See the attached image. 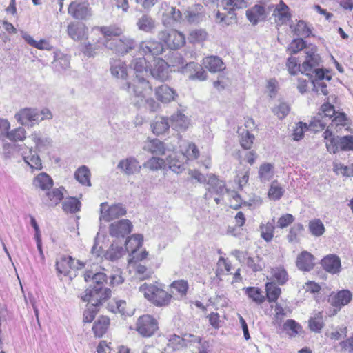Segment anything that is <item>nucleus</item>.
Returning a JSON list of instances; mask_svg holds the SVG:
<instances>
[{
	"label": "nucleus",
	"mask_w": 353,
	"mask_h": 353,
	"mask_svg": "<svg viewBox=\"0 0 353 353\" xmlns=\"http://www.w3.org/2000/svg\"><path fill=\"white\" fill-rule=\"evenodd\" d=\"M108 276L105 273L99 272L91 276L90 270V318H93V313H97L99 307L101 305L103 301H105L111 295V290L105 288Z\"/></svg>",
	"instance_id": "1"
},
{
	"label": "nucleus",
	"mask_w": 353,
	"mask_h": 353,
	"mask_svg": "<svg viewBox=\"0 0 353 353\" xmlns=\"http://www.w3.org/2000/svg\"><path fill=\"white\" fill-rule=\"evenodd\" d=\"M304 53L305 59L301 65L299 63L301 61H298L296 57H290L288 58L286 66L291 74L295 75L299 72H301L302 74L310 76V72L312 71L313 68L319 66L321 57L317 53L316 47L312 46L305 48Z\"/></svg>",
	"instance_id": "2"
},
{
	"label": "nucleus",
	"mask_w": 353,
	"mask_h": 353,
	"mask_svg": "<svg viewBox=\"0 0 353 353\" xmlns=\"http://www.w3.org/2000/svg\"><path fill=\"white\" fill-rule=\"evenodd\" d=\"M125 86V89L133 98L134 105L139 108L144 105L145 98L152 93V87L145 77L135 78L132 85L127 82Z\"/></svg>",
	"instance_id": "3"
},
{
	"label": "nucleus",
	"mask_w": 353,
	"mask_h": 353,
	"mask_svg": "<svg viewBox=\"0 0 353 353\" xmlns=\"http://www.w3.org/2000/svg\"><path fill=\"white\" fill-rule=\"evenodd\" d=\"M139 291L143 293L144 297L150 303L157 307L168 305L172 298V295L159 286L148 284H142L139 287Z\"/></svg>",
	"instance_id": "4"
},
{
	"label": "nucleus",
	"mask_w": 353,
	"mask_h": 353,
	"mask_svg": "<svg viewBox=\"0 0 353 353\" xmlns=\"http://www.w3.org/2000/svg\"><path fill=\"white\" fill-rule=\"evenodd\" d=\"M222 5L225 12L219 11L216 18L220 19V22L229 25L232 20L236 19L235 10L247 7V2L245 0H223Z\"/></svg>",
	"instance_id": "5"
},
{
	"label": "nucleus",
	"mask_w": 353,
	"mask_h": 353,
	"mask_svg": "<svg viewBox=\"0 0 353 353\" xmlns=\"http://www.w3.org/2000/svg\"><path fill=\"white\" fill-rule=\"evenodd\" d=\"M85 265L86 262L75 259L72 256L61 255L57 259L55 266L58 276L61 274L66 276L69 275L70 270H81Z\"/></svg>",
	"instance_id": "6"
},
{
	"label": "nucleus",
	"mask_w": 353,
	"mask_h": 353,
	"mask_svg": "<svg viewBox=\"0 0 353 353\" xmlns=\"http://www.w3.org/2000/svg\"><path fill=\"white\" fill-rule=\"evenodd\" d=\"M14 119L23 126L32 128L41 122L39 111L37 108H24L14 114Z\"/></svg>",
	"instance_id": "7"
},
{
	"label": "nucleus",
	"mask_w": 353,
	"mask_h": 353,
	"mask_svg": "<svg viewBox=\"0 0 353 353\" xmlns=\"http://www.w3.org/2000/svg\"><path fill=\"white\" fill-rule=\"evenodd\" d=\"M137 43L135 40L129 37L123 36L120 39L108 40L105 47L116 53L124 55L131 50L136 48Z\"/></svg>",
	"instance_id": "8"
},
{
	"label": "nucleus",
	"mask_w": 353,
	"mask_h": 353,
	"mask_svg": "<svg viewBox=\"0 0 353 353\" xmlns=\"http://www.w3.org/2000/svg\"><path fill=\"white\" fill-rule=\"evenodd\" d=\"M158 37L172 50L179 49L185 43L184 34L176 30L161 31L158 34Z\"/></svg>",
	"instance_id": "9"
},
{
	"label": "nucleus",
	"mask_w": 353,
	"mask_h": 353,
	"mask_svg": "<svg viewBox=\"0 0 353 353\" xmlns=\"http://www.w3.org/2000/svg\"><path fill=\"white\" fill-rule=\"evenodd\" d=\"M157 330V321L150 315L141 316L137 321L136 330L144 337L151 336Z\"/></svg>",
	"instance_id": "10"
},
{
	"label": "nucleus",
	"mask_w": 353,
	"mask_h": 353,
	"mask_svg": "<svg viewBox=\"0 0 353 353\" xmlns=\"http://www.w3.org/2000/svg\"><path fill=\"white\" fill-rule=\"evenodd\" d=\"M127 210L122 203H115L108 207L107 203L101 204V219L105 221L118 219L126 214Z\"/></svg>",
	"instance_id": "11"
},
{
	"label": "nucleus",
	"mask_w": 353,
	"mask_h": 353,
	"mask_svg": "<svg viewBox=\"0 0 353 353\" xmlns=\"http://www.w3.org/2000/svg\"><path fill=\"white\" fill-rule=\"evenodd\" d=\"M328 144V152L330 153L335 154L339 150L343 151L353 150V136H336V138H333Z\"/></svg>",
	"instance_id": "12"
},
{
	"label": "nucleus",
	"mask_w": 353,
	"mask_h": 353,
	"mask_svg": "<svg viewBox=\"0 0 353 353\" xmlns=\"http://www.w3.org/2000/svg\"><path fill=\"white\" fill-rule=\"evenodd\" d=\"M143 241V236L141 234H134L126 241V249H130L132 259H134L136 261L145 259L148 254V252L146 251L137 253V250L142 246Z\"/></svg>",
	"instance_id": "13"
},
{
	"label": "nucleus",
	"mask_w": 353,
	"mask_h": 353,
	"mask_svg": "<svg viewBox=\"0 0 353 353\" xmlns=\"http://www.w3.org/2000/svg\"><path fill=\"white\" fill-rule=\"evenodd\" d=\"M132 228V225L130 220L122 219L110 225L109 233L113 237H124L131 232Z\"/></svg>",
	"instance_id": "14"
},
{
	"label": "nucleus",
	"mask_w": 353,
	"mask_h": 353,
	"mask_svg": "<svg viewBox=\"0 0 353 353\" xmlns=\"http://www.w3.org/2000/svg\"><path fill=\"white\" fill-rule=\"evenodd\" d=\"M352 299V294L348 290H342L339 291L330 298V302L332 306L336 307L334 309V314H336L340 309L347 305Z\"/></svg>",
	"instance_id": "15"
},
{
	"label": "nucleus",
	"mask_w": 353,
	"mask_h": 353,
	"mask_svg": "<svg viewBox=\"0 0 353 353\" xmlns=\"http://www.w3.org/2000/svg\"><path fill=\"white\" fill-rule=\"evenodd\" d=\"M117 168L125 175H132L139 173L141 166L137 159L130 157L121 160L117 165Z\"/></svg>",
	"instance_id": "16"
},
{
	"label": "nucleus",
	"mask_w": 353,
	"mask_h": 353,
	"mask_svg": "<svg viewBox=\"0 0 353 353\" xmlns=\"http://www.w3.org/2000/svg\"><path fill=\"white\" fill-rule=\"evenodd\" d=\"M289 7L281 1L274 8L272 16L277 26L286 24L291 19V14L289 11Z\"/></svg>",
	"instance_id": "17"
},
{
	"label": "nucleus",
	"mask_w": 353,
	"mask_h": 353,
	"mask_svg": "<svg viewBox=\"0 0 353 353\" xmlns=\"http://www.w3.org/2000/svg\"><path fill=\"white\" fill-rule=\"evenodd\" d=\"M323 269L330 274H338L341 272V263L340 258L335 254H329L321 260Z\"/></svg>",
	"instance_id": "18"
},
{
	"label": "nucleus",
	"mask_w": 353,
	"mask_h": 353,
	"mask_svg": "<svg viewBox=\"0 0 353 353\" xmlns=\"http://www.w3.org/2000/svg\"><path fill=\"white\" fill-rule=\"evenodd\" d=\"M314 256L307 251L301 252L296 258V265L299 270L310 272L314 267Z\"/></svg>",
	"instance_id": "19"
},
{
	"label": "nucleus",
	"mask_w": 353,
	"mask_h": 353,
	"mask_svg": "<svg viewBox=\"0 0 353 353\" xmlns=\"http://www.w3.org/2000/svg\"><path fill=\"white\" fill-rule=\"evenodd\" d=\"M206 190L209 193H213L219 196L228 192L225 182L219 180L214 174L208 176Z\"/></svg>",
	"instance_id": "20"
},
{
	"label": "nucleus",
	"mask_w": 353,
	"mask_h": 353,
	"mask_svg": "<svg viewBox=\"0 0 353 353\" xmlns=\"http://www.w3.org/2000/svg\"><path fill=\"white\" fill-rule=\"evenodd\" d=\"M268 13L265 8L261 5H255L246 10V17L252 25H256L259 22L265 21Z\"/></svg>",
	"instance_id": "21"
},
{
	"label": "nucleus",
	"mask_w": 353,
	"mask_h": 353,
	"mask_svg": "<svg viewBox=\"0 0 353 353\" xmlns=\"http://www.w3.org/2000/svg\"><path fill=\"white\" fill-rule=\"evenodd\" d=\"M150 74L157 80L161 81L167 80L169 77L168 63L162 59H157L154 67L150 70Z\"/></svg>",
	"instance_id": "22"
},
{
	"label": "nucleus",
	"mask_w": 353,
	"mask_h": 353,
	"mask_svg": "<svg viewBox=\"0 0 353 353\" xmlns=\"http://www.w3.org/2000/svg\"><path fill=\"white\" fill-rule=\"evenodd\" d=\"M169 121L171 128L176 131H185L190 125L188 117L179 111L173 114Z\"/></svg>",
	"instance_id": "23"
},
{
	"label": "nucleus",
	"mask_w": 353,
	"mask_h": 353,
	"mask_svg": "<svg viewBox=\"0 0 353 353\" xmlns=\"http://www.w3.org/2000/svg\"><path fill=\"white\" fill-rule=\"evenodd\" d=\"M140 49L145 54L157 56L163 52V46L161 42L150 39L142 41L140 43Z\"/></svg>",
	"instance_id": "24"
},
{
	"label": "nucleus",
	"mask_w": 353,
	"mask_h": 353,
	"mask_svg": "<svg viewBox=\"0 0 353 353\" xmlns=\"http://www.w3.org/2000/svg\"><path fill=\"white\" fill-rule=\"evenodd\" d=\"M155 95L159 101L164 103H168L174 101L177 97V94L175 90L167 85H162L156 88Z\"/></svg>",
	"instance_id": "25"
},
{
	"label": "nucleus",
	"mask_w": 353,
	"mask_h": 353,
	"mask_svg": "<svg viewBox=\"0 0 353 353\" xmlns=\"http://www.w3.org/2000/svg\"><path fill=\"white\" fill-rule=\"evenodd\" d=\"M155 20L149 14H144L137 19L136 26L139 30L152 33L156 28Z\"/></svg>",
	"instance_id": "26"
},
{
	"label": "nucleus",
	"mask_w": 353,
	"mask_h": 353,
	"mask_svg": "<svg viewBox=\"0 0 353 353\" xmlns=\"http://www.w3.org/2000/svg\"><path fill=\"white\" fill-rule=\"evenodd\" d=\"M64 190V188L61 187L47 192L43 197L44 203L51 207L57 205L63 199Z\"/></svg>",
	"instance_id": "27"
},
{
	"label": "nucleus",
	"mask_w": 353,
	"mask_h": 353,
	"mask_svg": "<svg viewBox=\"0 0 353 353\" xmlns=\"http://www.w3.org/2000/svg\"><path fill=\"white\" fill-rule=\"evenodd\" d=\"M99 30L105 38L104 45L107 43L108 40L117 39L118 37H120L123 31V30L117 26H103L101 28H92V32L94 30Z\"/></svg>",
	"instance_id": "28"
},
{
	"label": "nucleus",
	"mask_w": 353,
	"mask_h": 353,
	"mask_svg": "<svg viewBox=\"0 0 353 353\" xmlns=\"http://www.w3.org/2000/svg\"><path fill=\"white\" fill-rule=\"evenodd\" d=\"M130 67L135 72V78L148 76V65L144 57H139L132 59Z\"/></svg>",
	"instance_id": "29"
},
{
	"label": "nucleus",
	"mask_w": 353,
	"mask_h": 353,
	"mask_svg": "<svg viewBox=\"0 0 353 353\" xmlns=\"http://www.w3.org/2000/svg\"><path fill=\"white\" fill-rule=\"evenodd\" d=\"M110 72L117 79H125L128 76L126 64L121 60L110 59Z\"/></svg>",
	"instance_id": "30"
},
{
	"label": "nucleus",
	"mask_w": 353,
	"mask_h": 353,
	"mask_svg": "<svg viewBox=\"0 0 353 353\" xmlns=\"http://www.w3.org/2000/svg\"><path fill=\"white\" fill-rule=\"evenodd\" d=\"M68 12L77 19H84L88 14V4L72 2L68 7Z\"/></svg>",
	"instance_id": "31"
},
{
	"label": "nucleus",
	"mask_w": 353,
	"mask_h": 353,
	"mask_svg": "<svg viewBox=\"0 0 353 353\" xmlns=\"http://www.w3.org/2000/svg\"><path fill=\"white\" fill-rule=\"evenodd\" d=\"M68 34L72 39L81 41L86 39V27L81 23L69 24L68 26Z\"/></svg>",
	"instance_id": "32"
},
{
	"label": "nucleus",
	"mask_w": 353,
	"mask_h": 353,
	"mask_svg": "<svg viewBox=\"0 0 353 353\" xmlns=\"http://www.w3.org/2000/svg\"><path fill=\"white\" fill-rule=\"evenodd\" d=\"M29 137L35 144V149L37 151L46 150L52 145V139L42 136L39 132H33Z\"/></svg>",
	"instance_id": "33"
},
{
	"label": "nucleus",
	"mask_w": 353,
	"mask_h": 353,
	"mask_svg": "<svg viewBox=\"0 0 353 353\" xmlns=\"http://www.w3.org/2000/svg\"><path fill=\"white\" fill-rule=\"evenodd\" d=\"M203 64L210 72L212 73L220 72L225 68L224 63L221 59L216 56L205 57L203 59Z\"/></svg>",
	"instance_id": "34"
},
{
	"label": "nucleus",
	"mask_w": 353,
	"mask_h": 353,
	"mask_svg": "<svg viewBox=\"0 0 353 353\" xmlns=\"http://www.w3.org/2000/svg\"><path fill=\"white\" fill-rule=\"evenodd\" d=\"M22 158L24 162L28 165L30 168L41 170L42 168L41 160L35 150L32 148L29 149L28 154H22Z\"/></svg>",
	"instance_id": "35"
},
{
	"label": "nucleus",
	"mask_w": 353,
	"mask_h": 353,
	"mask_svg": "<svg viewBox=\"0 0 353 353\" xmlns=\"http://www.w3.org/2000/svg\"><path fill=\"white\" fill-rule=\"evenodd\" d=\"M143 149L151 154L163 155L165 154V146L162 141L157 139L146 141Z\"/></svg>",
	"instance_id": "36"
},
{
	"label": "nucleus",
	"mask_w": 353,
	"mask_h": 353,
	"mask_svg": "<svg viewBox=\"0 0 353 353\" xmlns=\"http://www.w3.org/2000/svg\"><path fill=\"white\" fill-rule=\"evenodd\" d=\"M110 325V319L107 316H101L96 321L92 327L96 337H102L107 332Z\"/></svg>",
	"instance_id": "37"
},
{
	"label": "nucleus",
	"mask_w": 353,
	"mask_h": 353,
	"mask_svg": "<svg viewBox=\"0 0 353 353\" xmlns=\"http://www.w3.org/2000/svg\"><path fill=\"white\" fill-rule=\"evenodd\" d=\"M166 165L175 173H181L185 170V164L181 161L176 153L172 152L169 154L165 160Z\"/></svg>",
	"instance_id": "38"
},
{
	"label": "nucleus",
	"mask_w": 353,
	"mask_h": 353,
	"mask_svg": "<svg viewBox=\"0 0 353 353\" xmlns=\"http://www.w3.org/2000/svg\"><path fill=\"white\" fill-rule=\"evenodd\" d=\"M126 250L127 249L123 246L112 243L104 254V256L107 260L115 261L121 259L125 254ZM128 251H130V249Z\"/></svg>",
	"instance_id": "39"
},
{
	"label": "nucleus",
	"mask_w": 353,
	"mask_h": 353,
	"mask_svg": "<svg viewBox=\"0 0 353 353\" xmlns=\"http://www.w3.org/2000/svg\"><path fill=\"white\" fill-rule=\"evenodd\" d=\"M33 185L36 188H39L42 190H48L52 187L53 181L48 174L42 172L34 179Z\"/></svg>",
	"instance_id": "40"
},
{
	"label": "nucleus",
	"mask_w": 353,
	"mask_h": 353,
	"mask_svg": "<svg viewBox=\"0 0 353 353\" xmlns=\"http://www.w3.org/2000/svg\"><path fill=\"white\" fill-rule=\"evenodd\" d=\"M170 127V121L166 117H160L151 124L152 130L157 135L164 134Z\"/></svg>",
	"instance_id": "41"
},
{
	"label": "nucleus",
	"mask_w": 353,
	"mask_h": 353,
	"mask_svg": "<svg viewBox=\"0 0 353 353\" xmlns=\"http://www.w3.org/2000/svg\"><path fill=\"white\" fill-rule=\"evenodd\" d=\"M187 68L188 70H197L194 74H191L189 76V80L191 81H204L207 79V73L202 68V67L194 62H190L189 63H187Z\"/></svg>",
	"instance_id": "42"
},
{
	"label": "nucleus",
	"mask_w": 353,
	"mask_h": 353,
	"mask_svg": "<svg viewBox=\"0 0 353 353\" xmlns=\"http://www.w3.org/2000/svg\"><path fill=\"white\" fill-rule=\"evenodd\" d=\"M238 132L241 135L240 144L241 146L245 149L249 150L252 148L253 141L254 140V136L251 134L248 130L239 128Z\"/></svg>",
	"instance_id": "43"
},
{
	"label": "nucleus",
	"mask_w": 353,
	"mask_h": 353,
	"mask_svg": "<svg viewBox=\"0 0 353 353\" xmlns=\"http://www.w3.org/2000/svg\"><path fill=\"white\" fill-rule=\"evenodd\" d=\"M309 327L311 331L320 332L324 326L322 312H318L308 321Z\"/></svg>",
	"instance_id": "44"
},
{
	"label": "nucleus",
	"mask_w": 353,
	"mask_h": 353,
	"mask_svg": "<svg viewBox=\"0 0 353 353\" xmlns=\"http://www.w3.org/2000/svg\"><path fill=\"white\" fill-rule=\"evenodd\" d=\"M265 290L269 302H275L281 293V288L273 282L266 283Z\"/></svg>",
	"instance_id": "45"
},
{
	"label": "nucleus",
	"mask_w": 353,
	"mask_h": 353,
	"mask_svg": "<svg viewBox=\"0 0 353 353\" xmlns=\"http://www.w3.org/2000/svg\"><path fill=\"white\" fill-rule=\"evenodd\" d=\"M245 262L247 266L254 272L261 271L265 267L262 258L259 256H248Z\"/></svg>",
	"instance_id": "46"
},
{
	"label": "nucleus",
	"mask_w": 353,
	"mask_h": 353,
	"mask_svg": "<svg viewBox=\"0 0 353 353\" xmlns=\"http://www.w3.org/2000/svg\"><path fill=\"white\" fill-rule=\"evenodd\" d=\"M274 220L268 222L265 224L260 225V232L261 237L267 242H270L274 236Z\"/></svg>",
	"instance_id": "47"
},
{
	"label": "nucleus",
	"mask_w": 353,
	"mask_h": 353,
	"mask_svg": "<svg viewBox=\"0 0 353 353\" xmlns=\"http://www.w3.org/2000/svg\"><path fill=\"white\" fill-rule=\"evenodd\" d=\"M81 203L74 197H70L65 200L62 204V208L66 213H75L80 209Z\"/></svg>",
	"instance_id": "48"
},
{
	"label": "nucleus",
	"mask_w": 353,
	"mask_h": 353,
	"mask_svg": "<svg viewBox=\"0 0 353 353\" xmlns=\"http://www.w3.org/2000/svg\"><path fill=\"white\" fill-rule=\"evenodd\" d=\"M6 137L12 141H22L26 138V130L23 127H18L10 131L8 130Z\"/></svg>",
	"instance_id": "49"
},
{
	"label": "nucleus",
	"mask_w": 353,
	"mask_h": 353,
	"mask_svg": "<svg viewBox=\"0 0 353 353\" xmlns=\"http://www.w3.org/2000/svg\"><path fill=\"white\" fill-rule=\"evenodd\" d=\"M292 32L294 35L298 37H308L312 30L305 21L299 20L296 26L293 28Z\"/></svg>",
	"instance_id": "50"
},
{
	"label": "nucleus",
	"mask_w": 353,
	"mask_h": 353,
	"mask_svg": "<svg viewBox=\"0 0 353 353\" xmlns=\"http://www.w3.org/2000/svg\"><path fill=\"white\" fill-rule=\"evenodd\" d=\"M143 166L154 171L164 169L166 167V162L160 157H152L143 164Z\"/></svg>",
	"instance_id": "51"
},
{
	"label": "nucleus",
	"mask_w": 353,
	"mask_h": 353,
	"mask_svg": "<svg viewBox=\"0 0 353 353\" xmlns=\"http://www.w3.org/2000/svg\"><path fill=\"white\" fill-rule=\"evenodd\" d=\"M309 230L315 236H320L325 232V227L320 219H313L309 223Z\"/></svg>",
	"instance_id": "52"
},
{
	"label": "nucleus",
	"mask_w": 353,
	"mask_h": 353,
	"mask_svg": "<svg viewBox=\"0 0 353 353\" xmlns=\"http://www.w3.org/2000/svg\"><path fill=\"white\" fill-rule=\"evenodd\" d=\"M244 290L248 297L255 303L261 304L265 301L264 296L261 294V292L258 288L248 287L244 288Z\"/></svg>",
	"instance_id": "53"
},
{
	"label": "nucleus",
	"mask_w": 353,
	"mask_h": 353,
	"mask_svg": "<svg viewBox=\"0 0 353 353\" xmlns=\"http://www.w3.org/2000/svg\"><path fill=\"white\" fill-rule=\"evenodd\" d=\"M327 121L318 114L310 123L309 128L314 132H319L323 130L327 125Z\"/></svg>",
	"instance_id": "54"
},
{
	"label": "nucleus",
	"mask_w": 353,
	"mask_h": 353,
	"mask_svg": "<svg viewBox=\"0 0 353 353\" xmlns=\"http://www.w3.org/2000/svg\"><path fill=\"white\" fill-rule=\"evenodd\" d=\"M171 288L174 289L181 297H184L187 294L189 285L187 281L181 279L174 281L170 285Z\"/></svg>",
	"instance_id": "55"
},
{
	"label": "nucleus",
	"mask_w": 353,
	"mask_h": 353,
	"mask_svg": "<svg viewBox=\"0 0 353 353\" xmlns=\"http://www.w3.org/2000/svg\"><path fill=\"white\" fill-rule=\"evenodd\" d=\"M273 166L270 163H264L260 166L259 170V176L261 181H268L273 176Z\"/></svg>",
	"instance_id": "56"
},
{
	"label": "nucleus",
	"mask_w": 353,
	"mask_h": 353,
	"mask_svg": "<svg viewBox=\"0 0 353 353\" xmlns=\"http://www.w3.org/2000/svg\"><path fill=\"white\" fill-rule=\"evenodd\" d=\"M272 275L279 284L283 285L288 280L286 270L283 268H275L272 270Z\"/></svg>",
	"instance_id": "57"
},
{
	"label": "nucleus",
	"mask_w": 353,
	"mask_h": 353,
	"mask_svg": "<svg viewBox=\"0 0 353 353\" xmlns=\"http://www.w3.org/2000/svg\"><path fill=\"white\" fill-rule=\"evenodd\" d=\"M187 341L186 339L181 337L178 335L174 334L171 336L168 341V346L172 347L174 350H178L185 347V342Z\"/></svg>",
	"instance_id": "58"
},
{
	"label": "nucleus",
	"mask_w": 353,
	"mask_h": 353,
	"mask_svg": "<svg viewBox=\"0 0 353 353\" xmlns=\"http://www.w3.org/2000/svg\"><path fill=\"white\" fill-rule=\"evenodd\" d=\"M284 192L283 189L278 184L276 181L272 183L268 191V196L272 200H279L281 198Z\"/></svg>",
	"instance_id": "59"
},
{
	"label": "nucleus",
	"mask_w": 353,
	"mask_h": 353,
	"mask_svg": "<svg viewBox=\"0 0 353 353\" xmlns=\"http://www.w3.org/2000/svg\"><path fill=\"white\" fill-rule=\"evenodd\" d=\"M327 121H330L332 117L335 116L336 112L334 105L326 103L321 105V111L318 113Z\"/></svg>",
	"instance_id": "60"
},
{
	"label": "nucleus",
	"mask_w": 353,
	"mask_h": 353,
	"mask_svg": "<svg viewBox=\"0 0 353 353\" xmlns=\"http://www.w3.org/2000/svg\"><path fill=\"white\" fill-rule=\"evenodd\" d=\"M19 144L6 143L3 145V155L5 159L14 157L15 153L19 150Z\"/></svg>",
	"instance_id": "61"
},
{
	"label": "nucleus",
	"mask_w": 353,
	"mask_h": 353,
	"mask_svg": "<svg viewBox=\"0 0 353 353\" xmlns=\"http://www.w3.org/2000/svg\"><path fill=\"white\" fill-rule=\"evenodd\" d=\"M303 230V226L301 223L294 224L290 230L287 239L289 242H297L299 234Z\"/></svg>",
	"instance_id": "62"
},
{
	"label": "nucleus",
	"mask_w": 353,
	"mask_h": 353,
	"mask_svg": "<svg viewBox=\"0 0 353 353\" xmlns=\"http://www.w3.org/2000/svg\"><path fill=\"white\" fill-rule=\"evenodd\" d=\"M305 48V41L302 38H297L292 40L288 48V50L292 54H296Z\"/></svg>",
	"instance_id": "63"
},
{
	"label": "nucleus",
	"mask_w": 353,
	"mask_h": 353,
	"mask_svg": "<svg viewBox=\"0 0 353 353\" xmlns=\"http://www.w3.org/2000/svg\"><path fill=\"white\" fill-rule=\"evenodd\" d=\"M75 179L83 185H88V170L83 165L75 172Z\"/></svg>",
	"instance_id": "64"
}]
</instances>
